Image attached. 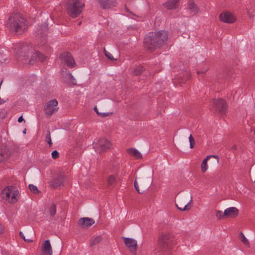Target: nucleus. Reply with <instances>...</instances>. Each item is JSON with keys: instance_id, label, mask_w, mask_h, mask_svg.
<instances>
[{"instance_id": "obj_1", "label": "nucleus", "mask_w": 255, "mask_h": 255, "mask_svg": "<svg viewBox=\"0 0 255 255\" xmlns=\"http://www.w3.org/2000/svg\"><path fill=\"white\" fill-rule=\"evenodd\" d=\"M168 38V32L165 30L149 32L144 39L145 47L148 50H154L165 44Z\"/></svg>"}, {"instance_id": "obj_2", "label": "nucleus", "mask_w": 255, "mask_h": 255, "mask_svg": "<svg viewBox=\"0 0 255 255\" xmlns=\"http://www.w3.org/2000/svg\"><path fill=\"white\" fill-rule=\"evenodd\" d=\"M175 244L173 234L170 232H163L159 236L156 253L158 255H170V252Z\"/></svg>"}, {"instance_id": "obj_3", "label": "nucleus", "mask_w": 255, "mask_h": 255, "mask_svg": "<svg viewBox=\"0 0 255 255\" xmlns=\"http://www.w3.org/2000/svg\"><path fill=\"white\" fill-rule=\"evenodd\" d=\"M25 19L19 14L11 15L6 23L7 28L15 33H21L26 26Z\"/></svg>"}, {"instance_id": "obj_4", "label": "nucleus", "mask_w": 255, "mask_h": 255, "mask_svg": "<svg viewBox=\"0 0 255 255\" xmlns=\"http://www.w3.org/2000/svg\"><path fill=\"white\" fill-rule=\"evenodd\" d=\"M84 4L79 0H68L66 9L68 14L72 17H76L81 13Z\"/></svg>"}, {"instance_id": "obj_5", "label": "nucleus", "mask_w": 255, "mask_h": 255, "mask_svg": "<svg viewBox=\"0 0 255 255\" xmlns=\"http://www.w3.org/2000/svg\"><path fill=\"white\" fill-rule=\"evenodd\" d=\"M18 194V191L12 186L7 187L1 191L2 198L11 203H14L17 201Z\"/></svg>"}, {"instance_id": "obj_6", "label": "nucleus", "mask_w": 255, "mask_h": 255, "mask_svg": "<svg viewBox=\"0 0 255 255\" xmlns=\"http://www.w3.org/2000/svg\"><path fill=\"white\" fill-rule=\"evenodd\" d=\"M58 109V102L56 99H53L46 103L44 111L45 114L49 118L55 113Z\"/></svg>"}, {"instance_id": "obj_7", "label": "nucleus", "mask_w": 255, "mask_h": 255, "mask_svg": "<svg viewBox=\"0 0 255 255\" xmlns=\"http://www.w3.org/2000/svg\"><path fill=\"white\" fill-rule=\"evenodd\" d=\"M111 146V142L104 138L99 139L97 142L94 143V147L98 152L105 151L110 148Z\"/></svg>"}, {"instance_id": "obj_8", "label": "nucleus", "mask_w": 255, "mask_h": 255, "mask_svg": "<svg viewBox=\"0 0 255 255\" xmlns=\"http://www.w3.org/2000/svg\"><path fill=\"white\" fill-rule=\"evenodd\" d=\"M210 106L214 108L221 114H225L227 111V103L222 99H214L212 101Z\"/></svg>"}, {"instance_id": "obj_9", "label": "nucleus", "mask_w": 255, "mask_h": 255, "mask_svg": "<svg viewBox=\"0 0 255 255\" xmlns=\"http://www.w3.org/2000/svg\"><path fill=\"white\" fill-rule=\"evenodd\" d=\"M60 58L62 62L66 64L67 66L70 68H73L75 65V60L69 52L63 53L60 55Z\"/></svg>"}, {"instance_id": "obj_10", "label": "nucleus", "mask_w": 255, "mask_h": 255, "mask_svg": "<svg viewBox=\"0 0 255 255\" xmlns=\"http://www.w3.org/2000/svg\"><path fill=\"white\" fill-rule=\"evenodd\" d=\"M124 242L126 247L130 252L135 255L137 249V242L135 240L129 238H124Z\"/></svg>"}, {"instance_id": "obj_11", "label": "nucleus", "mask_w": 255, "mask_h": 255, "mask_svg": "<svg viewBox=\"0 0 255 255\" xmlns=\"http://www.w3.org/2000/svg\"><path fill=\"white\" fill-rule=\"evenodd\" d=\"M19 56L23 57L24 59L28 58L29 55L32 53L34 49L31 44H24L20 49Z\"/></svg>"}, {"instance_id": "obj_12", "label": "nucleus", "mask_w": 255, "mask_h": 255, "mask_svg": "<svg viewBox=\"0 0 255 255\" xmlns=\"http://www.w3.org/2000/svg\"><path fill=\"white\" fill-rule=\"evenodd\" d=\"M219 18L221 21L228 23H232L236 19L235 16L229 11H225L221 13Z\"/></svg>"}, {"instance_id": "obj_13", "label": "nucleus", "mask_w": 255, "mask_h": 255, "mask_svg": "<svg viewBox=\"0 0 255 255\" xmlns=\"http://www.w3.org/2000/svg\"><path fill=\"white\" fill-rule=\"evenodd\" d=\"M95 223V221L88 217H83L80 219L78 225L82 228H88Z\"/></svg>"}, {"instance_id": "obj_14", "label": "nucleus", "mask_w": 255, "mask_h": 255, "mask_svg": "<svg viewBox=\"0 0 255 255\" xmlns=\"http://www.w3.org/2000/svg\"><path fill=\"white\" fill-rule=\"evenodd\" d=\"M239 214V210L236 207H229L226 209L224 212V216L225 218H235Z\"/></svg>"}, {"instance_id": "obj_15", "label": "nucleus", "mask_w": 255, "mask_h": 255, "mask_svg": "<svg viewBox=\"0 0 255 255\" xmlns=\"http://www.w3.org/2000/svg\"><path fill=\"white\" fill-rule=\"evenodd\" d=\"M191 201H192V196L191 195L190 196V200L188 203H186V202H184L183 199H181L178 201V203L176 204V206L177 208L180 211H188V210H189L191 208L190 207L188 206V205L190 204Z\"/></svg>"}, {"instance_id": "obj_16", "label": "nucleus", "mask_w": 255, "mask_h": 255, "mask_svg": "<svg viewBox=\"0 0 255 255\" xmlns=\"http://www.w3.org/2000/svg\"><path fill=\"white\" fill-rule=\"evenodd\" d=\"M41 251L42 255H52V248L49 240H46L45 241H44L42 246Z\"/></svg>"}, {"instance_id": "obj_17", "label": "nucleus", "mask_w": 255, "mask_h": 255, "mask_svg": "<svg viewBox=\"0 0 255 255\" xmlns=\"http://www.w3.org/2000/svg\"><path fill=\"white\" fill-rule=\"evenodd\" d=\"M103 9H108L116 6V0H98Z\"/></svg>"}, {"instance_id": "obj_18", "label": "nucleus", "mask_w": 255, "mask_h": 255, "mask_svg": "<svg viewBox=\"0 0 255 255\" xmlns=\"http://www.w3.org/2000/svg\"><path fill=\"white\" fill-rule=\"evenodd\" d=\"M211 157H213L216 159L217 163H218L219 161V158L217 155H211L207 156L202 161L201 165V171L202 172H205L208 169L207 162L208 160Z\"/></svg>"}, {"instance_id": "obj_19", "label": "nucleus", "mask_w": 255, "mask_h": 255, "mask_svg": "<svg viewBox=\"0 0 255 255\" xmlns=\"http://www.w3.org/2000/svg\"><path fill=\"white\" fill-rule=\"evenodd\" d=\"M64 181V176L63 175H58L56 178L54 179L51 183V186L56 188L62 185Z\"/></svg>"}, {"instance_id": "obj_20", "label": "nucleus", "mask_w": 255, "mask_h": 255, "mask_svg": "<svg viewBox=\"0 0 255 255\" xmlns=\"http://www.w3.org/2000/svg\"><path fill=\"white\" fill-rule=\"evenodd\" d=\"M179 0H169L163 4L165 7L168 9H176L178 7Z\"/></svg>"}, {"instance_id": "obj_21", "label": "nucleus", "mask_w": 255, "mask_h": 255, "mask_svg": "<svg viewBox=\"0 0 255 255\" xmlns=\"http://www.w3.org/2000/svg\"><path fill=\"white\" fill-rule=\"evenodd\" d=\"M35 53L33 54L32 55V57L33 59L31 58L29 61V64H32L34 61V60L33 58L34 57L35 59L36 58L38 59V60L43 62L45 59L46 57L44 55H43L42 53H40L38 51H34Z\"/></svg>"}, {"instance_id": "obj_22", "label": "nucleus", "mask_w": 255, "mask_h": 255, "mask_svg": "<svg viewBox=\"0 0 255 255\" xmlns=\"http://www.w3.org/2000/svg\"><path fill=\"white\" fill-rule=\"evenodd\" d=\"M127 151L129 155L134 157L136 159H140L142 157V154L141 153L135 148H128Z\"/></svg>"}, {"instance_id": "obj_23", "label": "nucleus", "mask_w": 255, "mask_h": 255, "mask_svg": "<svg viewBox=\"0 0 255 255\" xmlns=\"http://www.w3.org/2000/svg\"><path fill=\"white\" fill-rule=\"evenodd\" d=\"M188 6L189 9L192 11L194 14L197 13L199 9L196 5V4L194 2L193 0H189L188 2Z\"/></svg>"}, {"instance_id": "obj_24", "label": "nucleus", "mask_w": 255, "mask_h": 255, "mask_svg": "<svg viewBox=\"0 0 255 255\" xmlns=\"http://www.w3.org/2000/svg\"><path fill=\"white\" fill-rule=\"evenodd\" d=\"M9 156V152L6 150L0 151V162L8 159Z\"/></svg>"}, {"instance_id": "obj_25", "label": "nucleus", "mask_w": 255, "mask_h": 255, "mask_svg": "<svg viewBox=\"0 0 255 255\" xmlns=\"http://www.w3.org/2000/svg\"><path fill=\"white\" fill-rule=\"evenodd\" d=\"M101 241L102 237L101 236H97L95 237L92 238L90 241V246H94L100 243Z\"/></svg>"}, {"instance_id": "obj_26", "label": "nucleus", "mask_w": 255, "mask_h": 255, "mask_svg": "<svg viewBox=\"0 0 255 255\" xmlns=\"http://www.w3.org/2000/svg\"><path fill=\"white\" fill-rule=\"evenodd\" d=\"M144 69H145L142 66L139 65L133 69L132 74L135 76L139 75L143 72Z\"/></svg>"}, {"instance_id": "obj_27", "label": "nucleus", "mask_w": 255, "mask_h": 255, "mask_svg": "<svg viewBox=\"0 0 255 255\" xmlns=\"http://www.w3.org/2000/svg\"><path fill=\"white\" fill-rule=\"evenodd\" d=\"M116 181L117 178L114 175H110L107 179V184L109 186L114 185L116 183Z\"/></svg>"}, {"instance_id": "obj_28", "label": "nucleus", "mask_w": 255, "mask_h": 255, "mask_svg": "<svg viewBox=\"0 0 255 255\" xmlns=\"http://www.w3.org/2000/svg\"><path fill=\"white\" fill-rule=\"evenodd\" d=\"M49 210L50 215L53 217L56 212V207L54 203L50 205Z\"/></svg>"}, {"instance_id": "obj_29", "label": "nucleus", "mask_w": 255, "mask_h": 255, "mask_svg": "<svg viewBox=\"0 0 255 255\" xmlns=\"http://www.w3.org/2000/svg\"><path fill=\"white\" fill-rule=\"evenodd\" d=\"M28 188L29 190L35 194H38L39 193V191L38 190L37 187L34 185L33 184H29L28 185Z\"/></svg>"}, {"instance_id": "obj_30", "label": "nucleus", "mask_w": 255, "mask_h": 255, "mask_svg": "<svg viewBox=\"0 0 255 255\" xmlns=\"http://www.w3.org/2000/svg\"><path fill=\"white\" fill-rule=\"evenodd\" d=\"M45 140L47 142V143L51 146L52 144V142L51 139L50 132L48 130L46 132V134L45 136Z\"/></svg>"}, {"instance_id": "obj_31", "label": "nucleus", "mask_w": 255, "mask_h": 255, "mask_svg": "<svg viewBox=\"0 0 255 255\" xmlns=\"http://www.w3.org/2000/svg\"><path fill=\"white\" fill-rule=\"evenodd\" d=\"M94 110L98 116H99L101 117H107V116L110 115V114L109 113H100L98 111V108L96 106H95L94 107Z\"/></svg>"}, {"instance_id": "obj_32", "label": "nucleus", "mask_w": 255, "mask_h": 255, "mask_svg": "<svg viewBox=\"0 0 255 255\" xmlns=\"http://www.w3.org/2000/svg\"><path fill=\"white\" fill-rule=\"evenodd\" d=\"M216 216L218 220L225 218V216H224V213L219 210H216Z\"/></svg>"}, {"instance_id": "obj_33", "label": "nucleus", "mask_w": 255, "mask_h": 255, "mask_svg": "<svg viewBox=\"0 0 255 255\" xmlns=\"http://www.w3.org/2000/svg\"><path fill=\"white\" fill-rule=\"evenodd\" d=\"M67 76L68 77V78L70 79L71 83L73 85H76V80L75 79V78L73 77V76L72 75L71 73L69 72L67 73Z\"/></svg>"}, {"instance_id": "obj_34", "label": "nucleus", "mask_w": 255, "mask_h": 255, "mask_svg": "<svg viewBox=\"0 0 255 255\" xmlns=\"http://www.w3.org/2000/svg\"><path fill=\"white\" fill-rule=\"evenodd\" d=\"M249 134V136L255 141V128H250V132L248 133Z\"/></svg>"}, {"instance_id": "obj_35", "label": "nucleus", "mask_w": 255, "mask_h": 255, "mask_svg": "<svg viewBox=\"0 0 255 255\" xmlns=\"http://www.w3.org/2000/svg\"><path fill=\"white\" fill-rule=\"evenodd\" d=\"M189 140L190 142V147L193 148L195 144V141L192 134L190 135Z\"/></svg>"}, {"instance_id": "obj_36", "label": "nucleus", "mask_w": 255, "mask_h": 255, "mask_svg": "<svg viewBox=\"0 0 255 255\" xmlns=\"http://www.w3.org/2000/svg\"><path fill=\"white\" fill-rule=\"evenodd\" d=\"M104 53L105 55L110 60H114V58L113 56L109 52L107 51L105 48L104 49Z\"/></svg>"}, {"instance_id": "obj_37", "label": "nucleus", "mask_w": 255, "mask_h": 255, "mask_svg": "<svg viewBox=\"0 0 255 255\" xmlns=\"http://www.w3.org/2000/svg\"><path fill=\"white\" fill-rule=\"evenodd\" d=\"M240 238L241 241L245 245L249 244L248 240L242 233H240Z\"/></svg>"}, {"instance_id": "obj_38", "label": "nucleus", "mask_w": 255, "mask_h": 255, "mask_svg": "<svg viewBox=\"0 0 255 255\" xmlns=\"http://www.w3.org/2000/svg\"><path fill=\"white\" fill-rule=\"evenodd\" d=\"M59 153L57 150H54L51 153L52 157L56 159L59 157Z\"/></svg>"}, {"instance_id": "obj_39", "label": "nucleus", "mask_w": 255, "mask_h": 255, "mask_svg": "<svg viewBox=\"0 0 255 255\" xmlns=\"http://www.w3.org/2000/svg\"><path fill=\"white\" fill-rule=\"evenodd\" d=\"M134 188L136 189V190L139 193H142L144 191V190H143V191L140 192V190L139 189V187H138V185L137 182L136 180L134 182Z\"/></svg>"}, {"instance_id": "obj_40", "label": "nucleus", "mask_w": 255, "mask_h": 255, "mask_svg": "<svg viewBox=\"0 0 255 255\" xmlns=\"http://www.w3.org/2000/svg\"><path fill=\"white\" fill-rule=\"evenodd\" d=\"M208 70V68H206L204 69L203 70L197 71V74H200L205 73L206 71H207Z\"/></svg>"}, {"instance_id": "obj_41", "label": "nucleus", "mask_w": 255, "mask_h": 255, "mask_svg": "<svg viewBox=\"0 0 255 255\" xmlns=\"http://www.w3.org/2000/svg\"><path fill=\"white\" fill-rule=\"evenodd\" d=\"M19 236H20V237L22 239H23V240H25V236H24V234H23V233H22V232H21V231L19 232Z\"/></svg>"}, {"instance_id": "obj_42", "label": "nucleus", "mask_w": 255, "mask_h": 255, "mask_svg": "<svg viewBox=\"0 0 255 255\" xmlns=\"http://www.w3.org/2000/svg\"><path fill=\"white\" fill-rule=\"evenodd\" d=\"M24 240L25 242H27V243H31L32 242V240L28 239V238L26 239L25 238V240Z\"/></svg>"}, {"instance_id": "obj_43", "label": "nucleus", "mask_w": 255, "mask_h": 255, "mask_svg": "<svg viewBox=\"0 0 255 255\" xmlns=\"http://www.w3.org/2000/svg\"><path fill=\"white\" fill-rule=\"evenodd\" d=\"M3 228L2 225L0 224V234H1L3 232Z\"/></svg>"}, {"instance_id": "obj_44", "label": "nucleus", "mask_w": 255, "mask_h": 255, "mask_svg": "<svg viewBox=\"0 0 255 255\" xmlns=\"http://www.w3.org/2000/svg\"><path fill=\"white\" fill-rule=\"evenodd\" d=\"M23 121V119L22 118V116H20V117H19V118L18 119V120L17 121L19 122V123H21L22 121Z\"/></svg>"}, {"instance_id": "obj_45", "label": "nucleus", "mask_w": 255, "mask_h": 255, "mask_svg": "<svg viewBox=\"0 0 255 255\" xmlns=\"http://www.w3.org/2000/svg\"><path fill=\"white\" fill-rule=\"evenodd\" d=\"M232 148L234 150H236L237 148V146L236 145H234L232 146Z\"/></svg>"}, {"instance_id": "obj_46", "label": "nucleus", "mask_w": 255, "mask_h": 255, "mask_svg": "<svg viewBox=\"0 0 255 255\" xmlns=\"http://www.w3.org/2000/svg\"><path fill=\"white\" fill-rule=\"evenodd\" d=\"M149 185L148 184V185H147L145 187V188H148L149 187Z\"/></svg>"}, {"instance_id": "obj_47", "label": "nucleus", "mask_w": 255, "mask_h": 255, "mask_svg": "<svg viewBox=\"0 0 255 255\" xmlns=\"http://www.w3.org/2000/svg\"><path fill=\"white\" fill-rule=\"evenodd\" d=\"M23 132L24 133H26V129H25L23 130Z\"/></svg>"}, {"instance_id": "obj_48", "label": "nucleus", "mask_w": 255, "mask_h": 255, "mask_svg": "<svg viewBox=\"0 0 255 255\" xmlns=\"http://www.w3.org/2000/svg\"><path fill=\"white\" fill-rule=\"evenodd\" d=\"M81 21H80V22H78V25H80V24H81Z\"/></svg>"}]
</instances>
